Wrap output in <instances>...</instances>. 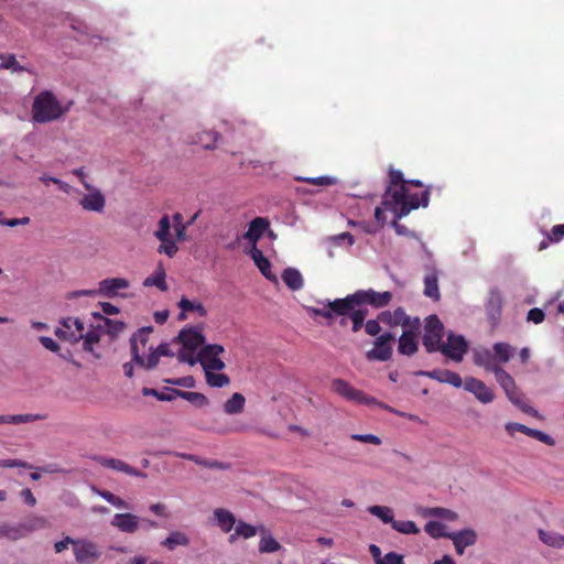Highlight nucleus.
I'll return each instance as SVG.
<instances>
[{
	"instance_id": "obj_41",
	"label": "nucleus",
	"mask_w": 564,
	"mask_h": 564,
	"mask_svg": "<svg viewBox=\"0 0 564 564\" xmlns=\"http://www.w3.org/2000/svg\"><path fill=\"white\" fill-rule=\"evenodd\" d=\"M102 462L106 467L116 469L118 471H122V473H126V474L132 475V476H144L142 473L138 471L137 469H134L133 467L128 465L124 460H102Z\"/></svg>"
},
{
	"instance_id": "obj_31",
	"label": "nucleus",
	"mask_w": 564,
	"mask_h": 564,
	"mask_svg": "<svg viewBox=\"0 0 564 564\" xmlns=\"http://www.w3.org/2000/svg\"><path fill=\"white\" fill-rule=\"evenodd\" d=\"M94 316L101 321V323L98 324V328L99 329H105V332L108 333L111 336L118 335L126 327L123 322L112 321V319H110L108 317H104L100 314H94Z\"/></svg>"
},
{
	"instance_id": "obj_56",
	"label": "nucleus",
	"mask_w": 564,
	"mask_h": 564,
	"mask_svg": "<svg viewBox=\"0 0 564 564\" xmlns=\"http://www.w3.org/2000/svg\"><path fill=\"white\" fill-rule=\"evenodd\" d=\"M196 464H198L202 468L210 469V470H225L228 469L230 466L227 463L218 462V460H195Z\"/></svg>"
},
{
	"instance_id": "obj_39",
	"label": "nucleus",
	"mask_w": 564,
	"mask_h": 564,
	"mask_svg": "<svg viewBox=\"0 0 564 564\" xmlns=\"http://www.w3.org/2000/svg\"><path fill=\"white\" fill-rule=\"evenodd\" d=\"M492 349L494 359L497 358L500 362H508L513 355L512 347L507 343H496Z\"/></svg>"
},
{
	"instance_id": "obj_51",
	"label": "nucleus",
	"mask_w": 564,
	"mask_h": 564,
	"mask_svg": "<svg viewBox=\"0 0 564 564\" xmlns=\"http://www.w3.org/2000/svg\"><path fill=\"white\" fill-rule=\"evenodd\" d=\"M178 251V247L176 241L171 238H166L165 241H161V245L158 247V252L166 254L170 258H173Z\"/></svg>"
},
{
	"instance_id": "obj_40",
	"label": "nucleus",
	"mask_w": 564,
	"mask_h": 564,
	"mask_svg": "<svg viewBox=\"0 0 564 564\" xmlns=\"http://www.w3.org/2000/svg\"><path fill=\"white\" fill-rule=\"evenodd\" d=\"M154 237L160 241H165L166 238H171V220L169 215L162 216L159 220Z\"/></svg>"
},
{
	"instance_id": "obj_15",
	"label": "nucleus",
	"mask_w": 564,
	"mask_h": 564,
	"mask_svg": "<svg viewBox=\"0 0 564 564\" xmlns=\"http://www.w3.org/2000/svg\"><path fill=\"white\" fill-rule=\"evenodd\" d=\"M130 288V282L124 278H107L98 283V294L113 299L117 296L127 297V294L120 293L121 290Z\"/></svg>"
},
{
	"instance_id": "obj_24",
	"label": "nucleus",
	"mask_w": 564,
	"mask_h": 564,
	"mask_svg": "<svg viewBox=\"0 0 564 564\" xmlns=\"http://www.w3.org/2000/svg\"><path fill=\"white\" fill-rule=\"evenodd\" d=\"M213 518H214L215 524L217 527H219L221 529V531H224L226 533L230 532L237 522L235 514L224 508L215 509L214 513H213Z\"/></svg>"
},
{
	"instance_id": "obj_7",
	"label": "nucleus",
	"mask_w": 564,
	"mask_h": 564,
	"mask_svg": "<svg viewBox=\"0 0 564 564\" xmlns=\"http://www.w3.org/2000/svg\"><path fill=\"white\" fill-rule=\"evenodd\" d=\"M395 337L392 333L386 332L379 335L373 341V348L366 352L369 361H388L392 358L393 343Z\"/></svg>"
},
{
	"instance_id": "obj_2",
	"label": "nucleus",
	"mask_w": 564,
	"mask_h": 564,
	"mask_svg": "<svg viewBox=\"0 0 564 564\" xmlns=\"http://www.w3.org/2000/svg\"><path fill=\"white\" fill-rule=\"evenodd\" d=\"M392 203L390 208L398 218L409 215L420 206L427 207L430 202V189L422 192L421 196L416 193H410L409 187L395 188L391 194Z\"/></svg>"
},
{
	"instance_id": "obj_47",
	"label": "nucleus",
	"mask_w": 564,
	"mask_h": 564,
	"mask_svg": "<svg viewBox=\"0 0 564 564\" xmlns=\"http://www.w3.org/2000/svg\"><path fill=\"white\" fill-rule=\"evenodd\" d=\"M1 66L3 69H11L12 72H24L26 68L19 64L13 54H0Z\"/></svg>"
},
{
	"instance_id": "obj_59",
	"label": "nucleus",
	"mask_w": 564,
	"mask_h": 564,
	"mask_svg": "<svg viewBox=\"0 0 564 564\" xmlns=\"http://www.w3.org/2000/svg\"><path fill=\"white\" fill-rule=\"evenodd\" d=\"M153 328L151 326L142 327L137 333H134L132 336H137L138 344L141 345L142 349L145 348L149 336L152 333Z\"/></svg>"
},
{
	"instance_id": "obj_64",
	"label": "nucleus",
	"mask_w": 564,
	"mask_h": 564,
	"mask_svg": "<svg viewBox=\"0 0 564 564\" xmlns=\"http://www.w3.org/2000/svg\"><path fill=\"white\" fill-rule=\"evenodd\" d=\"M379 564H404L403 556L395 552H389Z\"/></svg>"
},
{
	"instance_id": "obj_36",
	"label": "nucleus",
	"mask_w": 564,
	"mask_h": 564,
	"mask_svg": "<svg viewBox=\"0 0 564 564\" xmlns=\"http://www.w3.org/2000/svg\"><path fill=\"white\" fill-rule=\"evenodd\" d=\"M165 278V271L162 269V267H160L153 274L144 280L143 285L156 286L159 290L164 292L167 290Z\"/></svg>"
},
{
	"instance_id": "obj_61",
	"label": "nucleus",
	"mask_w": 564,
	"mask_h": 564,
	"mask_svg": "<svg viewBox=\"0 0 564 564\" xmlns=\"http://www.w3.org/2000/svg\"><path fill=\"white\" fill-rule=\"evenodd\" d=\"M218 139H219V134L214 131L205 132L204 137L200 138L202 142H205L204 143L205 149H214L216 147Z\"/></svg>"
},
{
	"instance_id": "obj_32",
	"label": "nucleus",
	"mask_w": 564,
	"mask_h": 564,
	"mask_svg": "<svg viewBox=\"0 0 564 564\" xmlns=\"http://www.w3.org/2000/svg\"><path fill=\"white\" fill-rule=\"evenodd\" d=\"M424 295L435 301L440 300L438 279L436 272H431L424 278Z\"/></svg>"
},
{
	"instance_id": "obj_49",
	"label": "nucleus",
	"mask_w": 564,
	"mask_h": 564,
	"mask_svg": "<svg viewBox=\"0 0 564 564\" xmlns=\"http://www.w3.org/2000/svg\"><path fill=\"white\" fill-rule=\"evenodd\" d=\"M392 528L395 531L403 533V534H416L420 531L419 528L416 527V524L411 520H406V521L394 520L392 523Z\"/></svg>"
},
{
	"instance_id": "obj_43",
	"label": "nucleus",
	"mask_w": 564,
	"mask_h": 564,
	"mask_svg": "<svg viewBox=\"0 0 564 564\" xmlns=\"http://www.w3.org/2000/svg\"><path fill=\"white\" fill-rule=\"evenodd\" d=\"M173 228L176 236V241H184L186 240V230L187 225L183 221V216L181 213H175L173 215Z\"/></svg>"
},
{
	"instance_id": "obj_35",
	"label": "nucleus",
	"mask_w": 564,
	"mask_h": 564,
	"mask_svg": "<svg viewBox=\"0 0 564 564\" xmlns=\"http://www.w3.org/2000/svg\"><path fill=\"white\" fill-rule=\"evenodd\" d=\"M246 399L241 393H234L224 404V411L227 414H237L243 410Z\"/></svg>"
},
{
	"instance_id": "obj_27",
	"label": "nucleus",
	"mask_w": 564,
	"mask_h": 564,
	"mask_svg": "<svg viewBox=\"0 0 564 564\" xmlns=\"http://www.w3.org/2000/svg\"><path fill=\"white\" fill-rule=\"evenodd\" d=\"M251 258L253 259L259 271L270 281H276V276L271 271V263L257 247L251 250Z\"/></svg>"
},
{
	"instance_id": "obj_21",
	"label": "nucleus",
	"mask_w": 564,
	"mask_h": 564,
	"mask_svg": "<svg viewBox=\"0 0 564 564\" xmlns=\"http://www.w3.org/2000/svg\"><path fill=\"white\" fill-rule=\"evenodd\" d=\"M110 524L121 532L134 533L139 529V518L132 513H116Z\"/></svg>"
},
{
	"instance_id": "obj_54",
	"label": "nucleus",
	"mask_w": 564,
	"mask_h": 564,
	"mask_svg": "<svg viewBox=\"0 0 564 564\" xmlns=\"http://www.w3.org/2000/svg\"><path fill=\"white\" fill-rule=\"evenodd\" d=\"M22 536L21 529L9 524H0V538L18 540Z\"/></svg>"
},
{
	"instance_id": "obj_25",
	"label": "nucleus",
	"mask_w": 564,
	"mask_h": 564,
	"mask_svg": "<svg viewBox=\"0 0 564 564\" xmlns=\"http://www.w3.org/2000/svg\"><path fill=\"white\" fill-rule=\"evenodd\" d=\"M106 199L100 191L95 189L86 194L80 199V205L85 210L101 213L105 208Z\"/></svg>"
},
{
	"instance_id": "obj_18",
	"label": "nucleus",
	"mask_w": 564,
	"mask_h": 564,
	"mask_svg": "<svg viewBox=\"0 0 564 564\" xmlns=\"http://www.w3.org/2000/svg\"><path fill=\"white\" fill-rule=\"evenodd\" d=\"M177 339L183 347L188 350H195L200 346L203 347L205 343V336L200 327H186L182 329Z\"/></svg>"
},
{
	"instance_id": "obj_17",
	"label": "nucleus",
	"mask_w": 564,
	"mask_h": 564,
	"mask_svg": "<svg viewBox=\"0 0 564 564\" xmlns=\"http://www.w3.org/2000/svg\"><path fill=\"white\" fill-rule=\"evenodd\" d=\"M497 382L506 392L508 399L513 404H519V391L513 378L501 367L495 368L494 372Z\"/></svg>"
},
{
	"instance_id": "obj_34",
	"label": "nucleus",
	"mask_w": 564,
	"mask_h": 564,
	"mask_svg": "<svg viewBox=\"0 0 564 564\" xmlns=\"http://www.w3.org/2000/svg\"><path fill=\"white\" fill-rule=\"evenodd\" d=\"M173 393L177 394V397L193 403L197 408H204V406L208 405V403H209L208 399L200 392L173 390Z\"/></svg>"
},
{
	"instance_id": "obj_50",
	"label": "nucleus",
	"mask_w": 564,
	"mask_h": 564,
	"mask_svg": "<svg viewBox=\"0 0 564 564\" xmlns=\"http://www.w3.org/2000/svg\"><path fill=\"white\" fill-rule=\"evenodd\" d=\"M9 463L0 464V467H22L23 469L31 470L29 476L32 480H39L42 477L41 468L33 470V466L26 463L19 464L17 460H8Z\"/></svg>"
},
{
	"instance_id": "obj_22",
	"label": "nucleus",
	"mask_w": 564,
	"mask_h": 564,
	"mask_svg": "<svg viewBox=\"0 0 564 564\" xmlns=\"http://www.w3.org/2000/svg\"><path fill=\"white\" fill-rule=\"evenodd\" d=\"M401 187H406V181L403 177V173L399 170L391 169L389 171V186L387 187V189L384 192L383 200H382V204L386 206V208L388 206H390L392 203V198H391L392 192L395 188H401Z\"/></svg>"
},
{
	"instance_id": "obj_23",
	"label": "nucleus",
	"mask_w": 564,
	"mask_h": 564,
	"mask_svg": "<svg viewBox=\"0 0 564 564\" xmlns=\"http://www.w3.org/2000/svg\"><path fill=\"white\" fill-rule=\"evenodd\" d=\"M506 430L511 434L513 435L514 432H521L525 435H529L531 437H534L536 440H539L540 442H543L545 444H549V445H553L554 444V441L553 438L545 434L544 432L542 431H539V430H534V429H530L523 424H520V423H508L506 425Z\"/></svg>"
},
{
	"instance_id": "obj_58",
	"label": "nucleus",
	"mask_w": 564,
	"mask_h": 564,
	"mask_svg": "<svg viewBox=\"0 0 564 564\" xmlns=\"http://www.w3.org/2000/svg\"><path fill=\"white\" fill-rule=\"evenodd\" d=\"M303 181L317 186H329L336 183V180L330 176L307 177L303 178Z\"/></svg>"
},
{
	"instance_id": "obj_29",
	"label": "nucleus",
	"mask_w": 564,
	"mask_h": 564,
	"mask_svg": "<svg viewBox=\"0 0 564 564\" xmlns=\"http://www.w3.org/2000/svg\"><path fill=\"white\" fill-rule=\"evenodd\" d=\"M474 362L477 366L484 367L486 371L494 372L495 368H499L494 364V355L488 349H480L474 352Z\"/></svg>"
},
{
	"instance_id": "obj_19",
	"label": "nucleus",
	"mask_w": 564,
	"mask_h": 564,
	"mask_svg": "<svg viewBox=\"0 0 564 564\" xmlns=\"http://www.w3.org/2000/svg\"><path fill=\"white\" fill-rule=\"evenodd\" d=\"M417 376L429 377L442 383H448L455 388L464 387V381L460 376L452 370H432V371H419Z\"/></svg>"
},
{
	"instance_id": "obj_63",
	"label": "nucleus",
	"mask_w": 564,
	"mask_h": 564,
	"mask_svg": "<svg viewBox=\"0 0 564 564\" xmlns=\"http://www.w3.org/2000/svg\"><path fill=\"white\" fill-rule=\"evenodd\" d=\"M564 238V224L555 225L549 234V240L551 242H558Z\"/></svg>"
},
{
	"instance_id": "obj_52",
	"label": "nucleus",
	"mask_w": 564,
	"mask_h": 564,
	"mask_svg": "<svg viewBox=\"0 0 564 564\" xmlns=\"http://www.w3.org/2000/svg\"><path fill=\"white\" fill-rule=\"evenodd\" d=\"M132 360L140 367L144 366V358L141 355L143 350L141 345L137 341V336H132L130 339Z\"/></svg>"
},
{
	"instance_id": "obj_38",
	"label": "nucleus",
	"mask_w": 564,
	"mask_h": 564,
	"mask_svg": "<svg viewBox=\"0 0 564 564\" xmlns=\"http://www.w3.org/2000/svg\"><path fill=\"white\" fill-rule=\"evenodd\" d=\"M177 306L182 311L196 312L202 317L207 316V311L200 302H192L186 296H182L177 303Z\"/></svg>"
},
{
	"instance_id": "obj_8",
	"label": "nucleus",
	"mask_w": 564,
	"mask_h": 564,
	"mask_svg": "<svg viewBox=\"0 0 564 564\" xmlns=\"http://www.w3.org/2000/svg\"><path fill=\"white\" fill-rule=\"evenodd\" d=\"M225 351L224 346L218 344H209L204 345L198 355H197V361L203 367L204 371L207 370H223L226 365L225 362L219 358V355Z\"/></svg>"
},
{
	"instance_id": "obj_48",
	"label": "nucleus",
	"mask_w": 564,
	"mask_h": 564,
	"mask_svg": "<svg viewBox=\"0 0 564 564\" xmlns=\"http://www.w3.org/2000/svg\"><path fill=\"white\" fill-rule=\"evenodd\" d=\"M100 330L101 329H99L97 327L96 329L88 330L86 334L83 333L82 339H84V343H83L84 350L90 351V352L94 351L93 346L95 344L99 343V340H100V334H99Z\"/></svg>"
},
{
	"instance_id": "obj_53",
	"label": "nucleus",
	"mask_w": 564,
	"mask_h": 564,
	"mask_svg": "<svg viewBox=\"0 0 564 564\" xmlns=\"http://www.w3.org/2000/svg\"><path fill=\"white\" fill-rule=\"evenodd\" d=\"M44 416L41 414H15L10 415V424H23V423H30L39 420H43Z\"/></svg>"
},
{
	"instance_id": "obj_4",
	"label": "nucleus",
	"mask_w": 564,
	"mask_h": 564,
	"mask_svg": "<svg viewBox=\"0 0 564 564\" xmlns=\"http://www.w3.org/2000/svg\"><path fill=\"white\" fill-rule=\"evenodd\" d=\"M392 293L389 291L377 292L372 289L359 290L352 294L347 295L337 304V310L343 313V310L351 308L350 304H368L375 308H382L390 304Z\"/></svg>"
},
{
	"instance_id": "obj_10",
	"label": "nucleus",
	"mask_w": 564,
	"mask_h": 564,
	"mask_svg": "<svg viewBox=\"0 0 564 564\" xmlns=\"http://www.w3.org/2000/svg\"><path fill=\"white\" fill-rule=\"evenodd\" d=\"M74 555L79 564H94L101 556V551L95 542L77 539L74 543Z\"/></svg>"
},
{
	"instance_id": "obj_46",
	"label": "nucleus",
	"mask_w": 564,
	"mask_h": 564,
	"mask_svg": "<svg viewBox=\"0 0 564 564\" xmlns=\"http://www.w3.org/2000/svg\"><path fill=\"white\" fill-rule=\"evenodd\" d=\"M280 543L270 534L263 535L259 543V551L261 553H273L280 550Z\"/></svg>"
},
{
	"instance_id": "obj_6",
	"label": "nucleus",
	"mask_w": 564,
	"mask_h": 564,
	"mask_svg": "<svg viewBox=\"0 0 564 564\" xmlns=\"http://www.w3.org/2000/svg\"><path fill=\"white\" fill-rule=\"evenodd\" d=\"M444 325L437 315H429L424 319L422 344L429 354L436 352L443 345Z\"/></svg>"
},
{
	"instance_id": "obj_3",
	"label": "nucleus",
	"mask_w": 564,
	"mask_h": 564,
	"mask_svg": "<svg viewBox=\"0 0 564 564\" xmlns=\"http://www.w3.org/2000/svg\"><path fill=\"white\" fill-rule=\"evenodd\" d=\"M343 299H336L334 301L327 302V304L322 308H312V312L316 316H321L332 323L337 316H349L352 323L351 330L357 333L361 329L362 325H365V318L367 315V310L357 308L360 304H350L351 308L343 310V313L337 310V304Z\"/></svg>"
},
{
	"instance_id": "obj_57",
	"label": "nucleus",
	"mask_w": 564,
	"mask_h": 564,
	"mask_svg": "<svg viewBox=\"0 0 564 564\" xmlns=\"http://www.w3.org/2000/svg\"><path fill=\"white\" fill-rule=\"evenodd\" d=\"M165 382L184 388H194L196 383L195 378L193 376H185L176 379H166Z\"/></svg>"
},
{
	"instance_id": "obj_44",
	"label": "nucleus",
	"mask_w": 564,
	"mask_h": 564,
	"mask_svg": "<svg viewBox=\"0 0 564 564\" xmlns=\"http://www.w3.org/2000/svg\"><path fill=\"white\" fill-rule=\"evenodd\" d=\"M445 529L446 527L440 521H429L424 527L425 532L432 538H448L449 533Z\"/></svg>"
},
{
	"instance_id": "obj_30",
	"label": "nucleus",
	"mask_w": 564,
	"mask_h": 564,
	"mask_svg": "<svg viewBox=\"0 0 564 564\" xmlns=\"http://www.w3.org/2000/svg\"><path fill=\"white\" fill-rule=\"evenodd\" d=\"M282 280L293 291L302 289L304 284L302 274L294 268H286L282 273Z\"/></svg>"
},
{
	"instance_id": "obj_12",
	"label": "nucleus",
	"mask_w": 564,
	"mask_h": 564,
	"mask_svg": "<svg viewBox=\"0 0 564 564\" xmlns=\"http://www.w3.org/2000/svg\"><path fill=\"white\" fill-rule=\"evenodd\" d=\"M378 319L389 327L402 326L403 330L414 325V321H421L420 317H411L401 306L394 311H382L378 314Z\"/></svg>"
},
{
	"instance_id": "obj_60",
	"label": "nucleus",
	"mask_w": 564,
	"mask_h": 564,
	"mask_svg": "<svg viewBox=\"0 0 564 564\" xmlns=\"http://www.w3.org/2000/svg\"><path fill=\"white\" fill-rule=\"evenodd\" d=\"M379 323H380V321L378 318L377 319H368L365 323V332L369 336H378L381 332V326Z\"/></svg>"
},
{
	"instance_id": "obj_28",
	"label": "nucleus",
	"mask_w": 564,
	"mask_h": 564,
	"mask_svg": "<svg viewBox=\"0 0 564 564\" xmlns=\"http://www.w3.org/2000/svg\"><path fill=\"white\" fill-rule=\"evenodd\" d=\"M161 545L166 547L169 551H174L177 546L189 545V539L182 531H173L161 542Z\"/></svg>"
},
{
	"instance_id": "obj_55",
	"label": "nucleus",
	"mask_w": 564,
	"mask_h": 564,
	"mask_svg": "<svg viewBox=\"0 0 564 564\" xmlns=\"http://www.w3.org/2000/svg\"><path fill=\"white\" fill-rule=\"evenodd\" d=\"M237 534L245 539L254 536L258 533V529L251 524L239 521L236 525Z\"/></svg>"
},
{
	"instance_id": "obj_13",
	"label": "nucleus",
	"mask_w": 564,
	"mask_h": 564,
	"mask_svg": "<svg viewBox=\"0 0 564 564\" xmlns=\"http://www.w3.org/2000/svg\"><path fill=\"white\" fill-rule=\"evenodd\" d=\"M503 306V296L500 290L492 288L488 292V297L485 303V312L489 324L496 327L501 319Z\"/></svg>"
},
{
	"instance_id": "obj_5",
	"label": "nucleus",
	"mask_w": 564,
	"mask_h": 564,
	"mask_svg": "<svg viewBox=\"0 0 564 564\" xmlns=\"http://www.w3.org/2000/svg\"><path fill=\"white\" fill-rule=\"evenodd\" d=\"M332 390L346 399L347 401L365 405H378L390 412H395L391 406L378 401L373 397H369L361 390L354 388L348 381L337 378L332 381Z\"/></svg>"
},
{
	"instance_id": "obj_42",
	"label": "nucleus",
	"mask_w": 564,
	"mask_h": 564,
	"mask_svg": "<svg viewBox=\"0 0 564 564\" xmlns=\"http://www.w3.org/2000/svg\"><path fill=\"white\" fill-rule=\"evenodd\" d=\"M368 511L372 514L378 517L382 520L384 523H390L392 525L394 519L392 514V510L389 507L384 506H370L368 508Z\"/></svg>"
},
{
	"instance_id": "obj_26",
	"label": "nucleus",
	"mask_w": 564,
	"mask_h": 564,
	"mask_svg": "<svg viewBox=\"0 0 564 564\" xmlns=\"http://www.w3.org/2000/svg\"><path fill=\"white\" fill-rule=\"evenodd\" d=\"M268 227L269 221L265 218L257 217L250 221L249 228L243 237L245 239L249 240L253 247H256L257 241L262 237Z\"/></svg>"
},
{
	"instance_id": "obj_37",
	"label": "nucleus",
	"mask_w": 564,
	"mask_h": 564,
	"mask_svg": "<svg viewBox=\"0 0 564 564\" xmlns=\"http://www.w3.org/2000/svg\"><path fill=\"white\" fill-rule=\"evenodd\" d=\"M215 370L205 371L206 382L213 388H223L230 383V379L225 373H215Z\"/></svg>"
},
{
	"instance_id": "obj_33",
	"label": "nucleus",
	"mask_w": 564,
	"mask_h": 564,
	"mask_svg": "<svg viewBox=\"0 0 564 564\" xmlns=\"http://www.w3.org/2000/svg\"><path fill=\"white\" fill-rule=\"evenodd\" d=\"M538 534L540 540L547 546L564 549V535L542 529L539 530Z\"/></svg>"
},
{
	"instance_id": "obj_9",
	"label": "nucleus",
	"mask_w": 564,
	"mask_h": 564,
	"mask_svg": "<svg viewBox=\"0 0 564 564\" xmlns=\"http://www.w3.org/2000/svg\"><path fill=\"white\" fill-rule=\"evenodd\" d=\"M421 328V321H414V325L402 332L398 339V351L400 355L411 357L417 352Z\"/></svg>"
},
{
	"instance_id": "obj_62",
	"label": "nucleus",
	"mask_w": 564,
	"mask_h": 564,
	"mask_svg": "<svg viewBox=\"0 0 564 564\" xmlns=\"http://www.w3.org/2000/svg\"><path fill=\"white\" fill-rule=\"evenodd\" d=\"M545 314L541 308L534 307L531 308L527 315L528 322H532L534 324H540L544 321Z\"/></svg>"
},
{
	"instance_id": "obj_45",
	"label": "nucleus",
	"mask_w": 564,
	"mask_h": 564,
	"mask_svg": "<svg viewBox=\"0 0 564 564\" xmlns=\"http://www.w3.org/2000/svg\"><path fill=\"white\" fill-rule=\"evenodd\" d=\"M425 517H437L443 518L449 521H454L457 519V513L449 509L441 508V507H434V508H427L425 509L424 513Z\"/></svg>"
},
{
	"instance_id": "obj_11",
	"label": "nucleus",
	"mask_w": 564,
	"mask_h": 564,
	"mask_svg": "<svg viewBox=\"0 0 564 564\" xmlns=\"http://www.w3.org/2000/svg\"><path fill=\"white\" fill-rule=\"evenodd\" d=\"M84 323L77 317H65L61 321V327L55 329V335L70 343H77L83 338Z\"/></svg>"
},
{
	"instance_id": "obj_14",
	"label": "nucleus",
	"mask_w": 564,
	"mask_h": 564,
	"mask_svg": "<svg viewBox=\"0 0 564 564\" xmlns=\"http://www.w3.org/2000/svg\"><path fill=\"white\" fill-rule=\"evenodd\" d=\"M468 345L462 335L448 334L446 343H443L438 351L456 362H460L467 352Z\"/></svg>"
},
{
	"instance_id": "obj_1",
	"label": "nucleus",
	"mask_w": 564,
	"mask_h": 564,
	"mask_svg": "<svg viewBox=\"0 0 564 564\" xmlns=\"http://www.w3.org/2000/svg\"><path fill=\"white\" fill-rule=\"evenodd\" d=\"M59 100L51 90H43L34 97L32 119L36 123H47L59 119L65 112Z\"/></svg>"
},
{
	"instance_id": "obj_20",
	"label": "nucleus",
	"mask_w": 564,
	"mask_h": 564,
	"mask_svg": "<svg viewBox=\"0 0 564 564\" xmlns=\"http://www.w3.org/2000/svg\"><path fill=\"white\" fill-rule=\"evenodd\" d=\"M455 545L456 552L462 555L467 546L474 545L477 541V533L471 529H465L448 534Z\"/></svg>"
},
{
	"instance_id": "obj_16",
	"label": "nucleus",
	"mask_w": 564,
	"mask_h": 564,
	"mask_svg": "<svg viewBox=\"0 0 564 564\" xmlns=\"http://www.w3.org/2000/svg\"><path fill=\"white\" fill-rule=\"evenodd\" d=\"M464 389L475 395L481 403H491L495 400V392L481 380L474 377H467L464 380Z\"/></svg>"
}]
</instances>
